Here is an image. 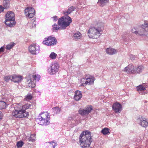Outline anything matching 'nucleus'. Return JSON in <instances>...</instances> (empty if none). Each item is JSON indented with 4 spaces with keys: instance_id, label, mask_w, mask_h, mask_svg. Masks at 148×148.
<instances>
[{
    "instance_id": "20",
    "label": "nucleus",
    "mask_w": 148,
    "mask_h": 148,
    "mask_svg": "<svg viewBox=\"0 0 148 148\" xmlns=\"http://www.w3.org/2000/svg\"><path fill=\"white\" fill-rule=\"evenodd\" d=\"M5 24L10 27H12L15 25V22L14 21H11V20H7L5 19Z\"/></svg>"
},
{
    "instance_id": "18",
    "label": "nucleus",
    "mask_w": 148,
    "mask_h": 148,
    "mask_svg": "<svg viewBox=\"0 0 148 148\" xmlns=\"http://www.w3.org/2000/svg\"><path fill=\"white\" fill-rule=\"evenodd\" d=\"M76 8L73 6H71L68 8L67 11H65L64 12V14L65 15H68L74 11Z\"/></svg>"
},
{
    "instance_id": "32",
    "label": "nucleus",
    "mask_w": 148,
    "mask_h": 148,
    "mask_svg": "<svg viewBox=\"0 0 148 148\" xmlns=\"http://www.w3.org/2000/svg\"><path fill=\"white\" fill-rule=\"evenodd\" d=\"M6 107V104L5 102L0 101V109L5 108Z\"/></svg>"
},
{
    "instance_id": "17",
    "label": "nucleus",
    "mask_w": 148,
    "mask_h": 148,
    "mask_svg": "<svg viewBox=\"0 0 148 148\" xmlns=\"http://www.w3.org/2000/svg\"><path fill=\"white\" fill-rule=\"evenodd\" d=\"M107 53L110 55H113L117 53V51L114 49L109 48H108L106 50Z\"/></svg>"
},
{
    "instance_id": "27",
    "label": "nucleus",
    "mask_w": 148,
    "mask_h": 148,
    "mask_svg": "<svg viewBox=\"0 0 148 148\" xmlns=\"http://www.w3.org/2000/svg\"><path fill=\"white\" fill-rule=\"evenodd\" d=\"M30 82H29L28 83L27 86L29 88H34L36 86V82L32 81V80H31V79H30Z\"/></svg>"
},
{
    "instance_id": "51",
    "label": "nucleus",
    "mask_w": 148,
    "mask_h": 148,
    "mask_svg": "<svg viewBox=\"0 0 148 148\" xmlns=\"http://www.w3.org/2000/svg\"><path fill=\"white\" fill-rule=\"evenodd\" d=\"M72 119H73V120H75V118H73Z\"/></svg>"
},
{
    "instance_id": "23",
    "label": "nucleus",
    "mask_w": 148,
    "mask_h": 148,
    "mask_svg": "<svg viewBox=\"0 0 148 148\" xmlns=\"http://www.w3.org/2000/svg\"><path fill=\"white\" fill-rule=\"evenodd\" d=\"M11 0H4L3 2V5L4 8L7 9L9 8L10 2Z\"/></svg>"
},
{
    "instance_id": "8",
    "label": "nucleus",
    "mask_w": 148,
    "mask_h": 148,
    "mask_svg": "<svg viewBox=\"0 0 148 148\" xmlns=\"http://www.w3.org/2000/svg\"><path fill=\"white\" fill-rule=\"evenodd\" d=\"M58 64L57 63H52L51 67L49 68V73L51 75L56 73L58 71Z\"/></svg>"
},
{
    "instance_id": "4",
    "label": "nucleus",
    "mask_w": 148,
    "mask_h": 148,
    "mask_svg": "<svg viewBox=\"0 0 148 148\" xmlns=\"http://www.w3.org/2000/svg\"><path fill=\"white\" fill-rule=\"evenodd\" d=\"M72 22L71 18L67 15H65L60 18L58 20V24L63 29H64L66 27L70 25Z\"/></svg>"
},
{
    "instance_id": "1",
    "label": "nucleus",
    "mask_w": 148,
    "mask_h": 148,
    "mask_svg": "<svg viewBox=\"0 0 148 148\" xmlns=\"http://www.w3.org/2000/svg\"><path fill=\"white\" fill-rule=\"evenodd\" d=\"M14 110L12 115L16 118L25 117L29 115L28 112L25 110L30 106L29 104H26L22 106L21 104H16L14 106Z\"/></svg>"
},
{
    "instance_id": "35",
    "label": "nucleus",
    "mask_w": 148,
    "mask_h": 148,
    "mask_svg": "<svg viewBox=\"0 0 148 148\" xmlns=\"http://www.w3.org/2000/svg\"><path fill=\"white\" fill-rule=\"evenodd\" d=\"M14 42H11L6 45L5 48L8 50H10L14 46Z\"/></svg>"
},
{
    "instance_id": "6",
    "label": "nucleus",
    "mask_w": 148,
    "mask_h": 148,
    "mask_svg": "<svg viewBox=\"0 0 148 148\" xmlns=\"http://www.w3.org/2000/svg\"><path fill=\"white\" fill-rule=\"evenodd\" d=\"M142 28L140 29L138 31H135V29H132V31L133 33H135L136 34H138L140 36L143 35L144 34L145 31L148 32V22L145 23L141 26Z\"/></svg>"
},
{
    "instance_id": "21",
    "label": "nucleus",
    "mask_w": 148,
    "mask_h": 148,
    "mask_svg": "<svg viewBox=\"0 0 148 148\" xmlns=\"http://www.w3.org/2000/svg\"><path fill=\"white\" fill-rule=\"evenodd\" d=\"M57 144L53 141L51 142L47 143L46 144V148H54L57 145Z\"/></svg>"
},
{
    "instance_id": "50",
    "label": "nucleus",
    "mask_w": 148,
    "mask_h": 148,
    "mask_svg": "<svg viewBox=\"0 0 148 148\" xmlns=\"http://www.w3.org/2000/svg\"><path fill=\"white\" fill-rule=\"evenodd\" d=\"M36 25V23H33V24H32V27H35Z\"/></svg>"
},
{
    "instance_id": "16",
    "label": "nucleus",
    "mask_w": 148,
    "mask_h": 148,
    "mask_svg": "<svg viewBox=\"0 0 148 148\" xmlns=\"http://www.w3.org/2000/svg\"><path fill=\"white\" fill-rule=\"evenodd\" d=\"M145 119L143 118L142 119H138L137 121L138 122H139V124L143 127H146L148 125V122L144 119Z\"/></svg>"
},
{
    "instance_id": "44",
    "label": "nucleus",
    "mask_w": 148,
    "mask_h": 148,
    "mask_svg": "<svg viewBox=\"0 0 148 148\" xmlns=\"http://www.w3.org/2000/svg\"><path fill=\"white\" fill-rule=\"evenodd\" d=\"M4 8L2 5H0V13L3 11Z\"/></svg>"
},
{
    "instance_id": "9",
    "label": "nucleus",
    "mask_w": 148,
    "mask_h": 148,
    "mask_svg": "<svg viewBox=\"0 0 148 148\" xmlns=\"http://www.w3.org/2000/svg\"><path fill=\"white\" fill-rule=\"evenodd\" d=\"M112 109L116 113H120L122 110V105L119 103L116 102L112 106Z\"/></svg>"
},
{
    "instance_id": "14",
    "label": "nucleus",
    "mask_w": 148,
    "mask_h": 148,
    "mask_svg": "<svg viewBox=\"0 0 148 148\" xmlns=\"http://www.w3.org/2000/svg\"><path fill=\"white\" fill-rule=\"evenodd\" d=\"M85 79H86V80L85 82V83H82L81 84V86H85L87 84H90L91 83H93L94 81V79L93 77L92 78L89 77V78H88L87 79H86L85 78H83V79H82V81H82L83 80H85Z\"/></svg>"
},
{
    "instance_id": "22",
    "label": "nucleus",
    "mask_w": 148,
    "mask_h": 148,
    "mask_svg": "<svg viewBox=\"0 0 148 148\" xmlns=\"http://www.w3.org/2000/svg\"><path fill=\"white\" fill-rule=\"evenodd\" d=\"M109 0H98V3L99 5L103 7L109 3Z\"/></svg>"
},
{
    "instance_id": "41",
    "label": "nucleus",
    "mask_w": 148,
    "mask_h": 148,
    "mask_svg": "<svg viewBox=\"0 0 148 148\" xmlns=\"http://www.w3.org/2000/svg\"><path fill=\"white\" fill-rule=\"evenodd\" d=\"M26 16L29 18H32L34 15V13H30V14H25Z\"/></svg>"
},
{
    "instance_id": "30",
    "label": "nucleus",
    "mask_w": 148,
    "mask_h": 148,
    "mask_svg": "<svg viewBox=\"0 0 148 148\" xmlns=\"http://www.w3.org/2000/svg\"><path fill=\"white\" fill-rule=\"evenodd\" d=\"M109 129L108 128H105L103 129L101 131V132L104 135H106L108 134H109Z\"/></svg>"
},
{
    "instance_id": "47",
    "label": "nucleus",
    "mask_w": 148,
    "mask_h": 148,
    "mask_svg": "<svg viewBox=\"0 0 148 148\" xmlns=\"http://www.w3.org/2000/svg\"><path fill=\"white\" fill-rule=\"evenodd\" d=\"M130 58L132 60H133L134 59V56L133 55H131L130 56Z\"/></svg>"
},
{
    "instance_id": "39",
    "label": "nucleus",
    "mask_w": 148,
    "mask_h": 148,
    "mask_svg": "<svg viewBox=\"0 0 148 148\" xmlns=\"http://www.w3.org/2000/svg\"><path fill=\"white\" fill-rule=\"evenodd\" d=\"M84 109L80 108L78 110L79 113L82 115H85Z\"/></svg>"
},
{
    "instance_id": "19",
    "label": "nucleus",
    "mask_w": 148,
    "mask_h": 148,
    "mask_svg": "<svg viewBox=\"0 0 148 148\" xmlns=\"http://www.w3.org/2000/svg\"><path fill=\"white\" fill-rule=\"evenodd\" d=\"M31 76L32 77L30 79L31 80H33L34 81H35V82H36V81H39L40 77V75L36 74H34L33 75H31Z\"/></svg>"
},
{
    "instance_id": "13",
    "label": "nucleus",
    "mask_w": 148,
    "mask_h": 148,
    "mask_svg": "<svg viewBox=\"0 0 148 148\" xmlns=\"http://www.w3.org/2000/svg\"><path fill=\"white\" fill-rule=\"evenodd\" d=\"M5 19L7 20L15 21L14 14L12 11L8 12L5 15Z\"/></svg>"
},
{
    "instance_id": "7",
    "label": "nucleus",
    "mask_w": 148,
    "mask_h": 148,
    "mask_svg": "<svg viewBox=\"0 0 148 148\" xmlns=\"http://www.w3.org/2000/svg\"><path fill=\"white\" fill-rule=\"evenodd\" d=\"M29 52L32 54L36 55L38 54L40 51V47L37 46L36 44L31 45L28 47Z\"/></svg>"
},
{
    "instance_id": "46",
    "label": "nucleus",
    "mask_w": 148,
    "mask_h": 148,
    "mask_svg": "<svg viewBox=\"0 0 148 148\" xmlns=\"http://www.w3.org/2000/svg\"><path fill=\"white\" fill-rule=\"evenodd\" d=\"M144 91H140L138 92L141 95H145L146 94V92H145Z\"/></svg>"
},
{
    "instance_id": "40",
    "label": "nucleus",
    "mask_w": 148,
    "mask_h": 148,
    "mask_svg": "<svg viewBox=\"0 0 148 148\" xmlns=\"http://www.w3.org/2000/svg\"><path fill=\"white\" fill-rule=\"evenodd\" d=\"M4 80L7 82L9 81L10 79L11 80L12 79V76H6L4 77Z\"/></svg>"
},
{
    "instance_id": "25",
    "label": "nucleus",
    "mask_w": 148,
    "mask_h": 148,
    "mask_svg": "<svg viewBox=\"0 0 148 148\" xmlns=\"http://www.w3.org/2000/svg\"><path fill=\"white\" fill-rule=\"evenodd\" d=\"M84 109L85 110V115L88 114L92 110V107L90 106H87L86 108H85Z\"/></svg>"
},
{
    "instance_id": "5",
    "label": "nucleus",
    "mask_w": 148,
    "mask_h": 148,
    "mask_svg": "<svg viewBox=\"0 0 148 148\" xmlns=\"http://www.w3.org/2000/svg\"><path fill=\"white\" fill-rule=\"evenodd\" d=\"M49 116L47 112H43L40 114L36 120L37 121H39L40 122L38 123L41 125H46L49 123Z\"/></svg>"
},
{
    "instance_id": "2",
    "label": "nucleus",
    "mask_w": 148,
    "mask_h": 148,
    "mask_svg": "<svg viewBox=\"0 0 148 148\" xmlns=\"http://www.w3.org/2000/svg\"><path fill=\"white\" fill-rule=\"evenodd\" d=\"M79 139L80 145L82 148L89 147L92 141L90 132L88 131L83 132Z\"/></svg>"
},
{
    "instance_id": "33",
    "label": "nucleus",
    "mask_w": 148,
    "mask_h": 148,
    "mask_svg": "<svg viewBox=\"0 0 148 148\" xmlns=\"http://www.w3.org/2000/svg\"><path fill=\"white\" fill-rule=\"evenodd\" d=\"M36 138L35 136V134H32L28 138V140L29 141H31L33 142V141L36 140Z\"/></svg>"
},
{
    "instance_id": "34",
    "label": "nucleus",
    "mask_w": 148,
    "mask_h": 148,
    "mask_svg": "<svg viewBox=\"0 0 148 148\" xmlns=\"http://www.w3.org/2000/svg\"><path fill=\"white\" fill-rule=\"evenodd\" d=\"M53 30H58L59 29H62L61 28V26H60L59 25H57L54 24L53 25Z\"/></svg>"
},
{
    "instance_id": "29",
    "label": "nucleus",
    "mask_w": 148,
    "mask_h": 148,
    "mask_svg": "<svg viewBox=\"0 0 148 148\" xmlns=\"http://www.w3.org/2000/svg\"><path fill=\"white\" fill-rule=\"evenodd\" d=\"M136 89L138 92L140 91H144L146 88L142 85H140L136 87Z\"/></svg>"
},
{
    "instance_id": "43",
    "label": "nucleus",
    "mask_w": 148,
    "mask_h": 148,
    "mask_svg": "<svg viewBox=\"0 0 148 148\" xmlns=\"http://www.w3.org/2000/svg\"><path fill=\"white\" fill-rule=\"evenodd\" d=\"M49 37L48 38H45V40L44 41H45L46 42H47L48 43H49Z\"/></svg>"
},
{
    "instance_id": "12",
    "label": "nucleus",
    "mask_w": 148,
    "mask_h": 148,
    "mask_svg": "<svg viewBox=\"0 0 148 148\" xmlns=\"http://www.w3.org/2000/svg\"><path fill=\"white\" fill-rule=\"evenodd\" d=\"M74 93V99L76 101L80 100L82 97V92L78 90H77Z\"/></svg>"
},
{
    "instance_id": "31",
    "label": "nucleus",
    "mask_w": 148,
    "mask_h": 148,
    "mask_svg": "<svg viewBox=\"0 0 148 148\" xmlns=\"http://www.w3.org/2000/svg\"><path fill=\"white\" fill-rule=\"evenodd\" d=\"M128 36V35L124 34L122 35L121 38L123 41L126 42L129 40V37Z\"/></svg>"
},
{
    "instance_id": "15",
    "label": "nucleus",
    "mask_w": 148,
    "mask_h": 148,
    "mask_svg": "<svg viewBox=\"0 0 148 148\" xmlns=\"http://www.w3.org/2000/svg\"><path fill=\"white\" fill-rule=\"evenodd\" d=\"M12 78L11 81L14 82L19 83L22 80V77L21 76H18L15 75H12Z\"/></svg>"
},
{
    "instance_id": "42",
    "label": "nucleus",
    "mask_w": 148,
    "mask_h": 148,
    "mask_svg": "<svg viewBox=\"0 0 148 148\" xmlns=\"http://www.w3.org/2000/svg\"><path fill=\"white\" fill-rule=\"evenodd\" d=\"M32 98V96L31 95H28L26 96L25 98L26 100H30Z\"/></svg>"
},
{
    "instance_id": "38",
    "label": "nucleus",
    "mask_w": 148,
    "mask_h": 148,
    "mask_svg": "<svg viewBox=\"0 0 148 148\" xmlns=\"http://www.w3.org/2000/svg\"><path fill=\"white\" fill-rule=\"evenodd\" d=\"M57 55L54 52H52L49 55V57L52 59H56Z\"/></svg>"
},
{
    "instance_id": "49",
    "label": "nucleus",
    "mask_w": 148,
    "mask_h": 148,
    "mask_svg": "<svg viewBox=\"0 0 148 148\" xmlns=\"http://www.w3.org/2000/svg\"><path fill=\"white\" fill-rule=\"evenodd\" d=\"M52 18H53L54 20L55 21H57V20L58 19V17L57 16H53V17H52Z\"/></svg>"
},
{
    "instance_id": "28",
    "label": "nucleus",
    "mask_w": 148,
    "mask_h": 148,
    "mask_svg": "<svg viewBox=\"0 0 148 148\" xmlns=\"http://www.w3.org/2000/svg\"><path fill=\"white\" fill-rule=\"evenodd\" d=\"M144 69V67L142 66H139L137 68L135 67V73L141 72Z\"/></svg>"
},
{
    "instance_id": "11",
    "label": "nucleus",
    "mask_w": 148,
    "mask_h": 148,
    "mask_svg": "<svg viewBox=\"0 0 148 148\" xmlns=\"http://www.w3.org/2000/svg\"><path fill=\"white\" fill-rule=\"evenodd\" d=\"M49 43H48L45 41H43L42 43L48 46L54 45L56 44L57 41L55 38L52 37L50 36H49Z\"/></svg>"
},
{
    "instance_id": "48",
    "label": "nucleus",
    "mask_w": 148,
    "mask_h": 148,
    "mask_svg": "<svg viewBox=\"0 0 148 148\" xmlns=\"http://www.w3.org/2000/svg\"><path fill=\"white\" fill-rule=\"evenodd\" d=\"M3 116L2 113L0 111V120L2 119Z\"/></svg>"
},
{
    "instance_id": "36",
    "label": "nucleus",
    "mask_w": 148,
    "mask_h": 148,
    "mask_svg": "<svg viewBox=\"0 0 148 148\" xmlns=\"http://www.w3.org/2000/svg\"><path fill=\"white\" fill-rule=\"evenodd\" d=\"M53 110L54 113L58 114L60 111V109L57 107H56L53 108Z\"/></svg>"
},
{
    "instance_id": "37",
    "label": "nucleus",
    "mask_w": 148,
    "mask_h": 148,
    "mask_svg": "<svg viewBox=\"0 0 148 148\" xmlns=\"http://www.w3.org/2000/svg\"><path fill=\"white\" fill-rule=\"evenodd\" d=\"M24 144V143L22 141H18L16 144V146L17 148L21 147Z\"/></svg>"
},
{
    "instance_id": "24",
    "label": "nucleus",
    "mask_w": 148,
    "mask_h": 148,
    "mask_svg": "<svg viewBox=\"0 0 148 148\" xmlns=\"http://www.w3.org/2000/svg\"><path fill=\"white\" fill-rule=\"evenodd\" d=\"M32 13H35V10L32 8H27L25 10V14H30Z\"/></svg>"
},
{
    "instance_id": "3",
    "label": "nucleus",
    "mask_w": 148,
    "mask_h": 148,
    "mask_svg": "<svg viewBox=\"0 0 148 148\" xmlns=\"http://www.w3.org/2000/svg\"><path fill=\"white\" fill-rule=\"evenodd\" d=\"M97 27H90L88 30V35L90 38H97L100 36L103 29V23H97Z\"/></svg>"
},
{
    "instance_id": "10",
    "label": "nucleus",
    "mask_w": 148,
    "mask_h": 148,
    "mask_svg": "<svg viewBox=\"0 0 148 148\" xmlns=\"http://www.w3.org/2000/svg\"><path fill=\"white\" fill-rule=\"evenodd\" d=\"M123 71L128 74L134 73H135V67L130 64L126 67Z\"/></svg>"
},
{
    "instance_id": "26",
    "label": "nucleus",
    "mask_w": 148,
    "mask_h": 148,
    "mask_svg": "<svg viewBox=\"0 0 148 148\" xmlns=\"http://www.w3.org/2000/svg\"><path fill=\"white\" fill-rule=\"evenodd\" d=\"M81 34L79 32L75 33L73 35L74 39L75 40H78L80 39L81 37Z\"/></svg>"
},
{
    "instance_id": "45",
    "label": "nucleus",
    "mask_w": 148,
    "mask_h": 148,
    "mask_svg": "<svg viewBox=\"0 0 148 148\" xmlns=\"http://www.w3.org/2000/svg\"><path fill=\"white\" fill-rule=\"evenodd\" d=\"M4 51V48L3 47H2L0 48V53L1 52H3Z\"/></svg>"
}]
</instances>
